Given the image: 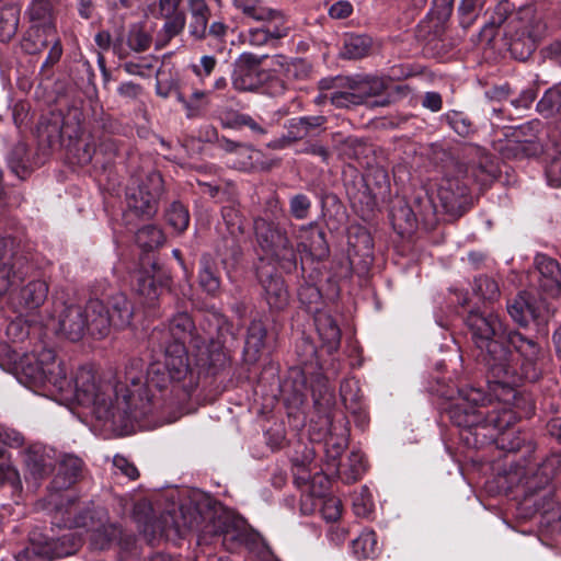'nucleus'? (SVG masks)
Masks as SVG:
<instances>
[{"label":"nucleus","instance_id":"6e6d98bb","mask_svg":"<svg viewBox=\"0 0 561 561\" xmlns=\"http://www.w3.org/2000/svg\"><path fill=\"white\" fill-rule=\"evenodd\" d=\"M341 151L347 159L359 161L362 158L367 156L370 148L363 139L355 136H348L342 141Z\"/></svg>","mask_w":561,"mask_h":561},{"label":"nucleus","instance_id":"4be33fe9","mask_svg":"<svg viewBox=\"0 0 561 561\" xmlns=\"http://www.w3.org/2000/svg\"><path fill=\"white\" fill-rule=\"evenodd\" d=\"M535 266L539 274L540 289L551 297L561 294V266L556 259L545 254L535 257Z\"/></svg>","mask_w":561,"mask_h":561},{"label":"nucleus","instance_id":"bb28decb","mask_svg":"<svg viewBox=\"0 0 561 561\" xmlns=\"http://www.w3.org/2000/svg\"><path fill=\"white\" fill-rule=\"evenodd\" d=\"M299 231L306 233V237H304L305 240L298 244L297 250L301 247L304 251L309 252L311 256L318 260H323L329 255L330 250L325 239V232L319 228L317 221L300 226Z\"/></svg>","mask_w":561,"mask_h":561},{"label":"nucleus","instance_id":"4468645a","mask_svg":"<svg viewBox=\"0 0 561 561\" xmlns=\"http://www.w3.org/2000/svg\"><path fill=\"white\" fill-rule=\"evenodd\" d=\"M347 243V257L352 270L359 276L367 275L375 260L370 232L363 226H351Z\"/></svg>","mask_w":561,"mask_h":561},{"label":"nucleus","instance_id":"37998d69","mask_svg":"<svg viewBox=\"0 0 561 561\" xmlns=\"http://www.w3.org/2000/svg\"><path fill=\"white\" fill-rule=\"evenodd\" d=\"M301 274L305 277V266L301 263ZM304 283L299 286L298 289V298L299 301L307 307L310 312H319V305L321 304L322 295L320 289L306 278H304Z\"/></svg>","mask_w":561,"mask_h":561},{"label":"nucleus","instance_id":"79ce46f5","mask_svg":"<svg viewBox=\"0 0 561 561\" xmlns=\"http://www.w3.org/2000/svg\"><path fill=\"white\" fill-rule=\"evenodd\" d=\"M313 459H314V453L308 448L305 449V453H304V456L301 459H299L298 457H294L291 459L293 467H294L293 473H294V478H295V483L298 486H305L311 481V479H312L311 466L313 463Z\"/></svg>","mask_w":561,"mask_h":561},{"label":"nucleus","instance_id":"9d476101","mask_svg":"<svg viewBox=\"0 0 561 561\" xmlns=\"http://www.w3.org/2000/svg\"><path fill=\"white\" fill-rule=\"evenodd\" d=\"M13 243L11 237H0V298L23 282L32 270L28 259L13 251Z\"/></svg>","mask_w":561,"mask_h":561},{"label":"nucleus","instance_id":"09e8293b","mask_svg":"<svg viewBox=\"0 0 561 561\" xmlns=\"http://www.w3.org/2000/svg\"><path fill=\"white\" fill-rule=\"evenodd\" d=\"M340 394L347 410L355 413L360 409L362 393L357 380H343L340 386Z\"/></svg>","mask_w":561,"mask_h":561},{"label":"nucleus","instance_id":"0e129e2a","mask_svg":"<svg viewBox=\"0 0 561 561\" xmlns=\"http://www.w3.org/2000/svg\"><path fill=\"white\" fill-rule=\"evenodd\" d=\"M545 173L549 186L553 188L561 187V144L551 156Z\"/></svg>","mask_w":561,"mask_h":561},{"label":"nucleus","instance_id":"f3484780","mask_svg":"<svg viewBox=\"0 0 561 561\" xmlns=\"http://www.w3.org/2000/svg\"><path fill=\"white\" fill-rule=\"evenodd\" d=\"M221 218L229 237L222 238V244L217 247V251L225 259L238 261L242 255L240 238L244 233L243 216L240 213L239 204L231 199L221 208Z\"/></svg>","mask_w":561,"mask_h":561},{"label":"nucleus","instance_id":"6e6552de","mask_svg":"<svg viewBox=\"0 0 561 561\" xmlns=\"http://www.w3.org/2000/svg\"><path fill=\"white\" fill-rule=\"evenodd\" d=\"M164 193V181L159 172L152 171L145 178L131 180L127 185L125 197L127 207L136 216L150 219L159 209V202Z\"/></svg>","mask_w":561,"mask_h":561},{"label":"nucleus","instance_id":"9b49d317","mask_svg":"<svg viewBox=\"0 0 561 561\" xmlns=\"http://www.w3.org/2000/svg\"><path fill=\"white\" fill-rule=\"evenodd\" d=\"M265 58L267 55H255L248 51L239 55L234 60L231 73L233 89L239 92L262 91L267 79V71L261 68Z\"/></svg>","mask_w":561,"mask_h":561},{"label":"nucleus","instance_id":"f257e3e1","mask_svg":"<svg viewBox=\"0 0 561 561\" xmlns=\"http://www.w3.org/2000/svg\"><path fill=\"white\" fill-rule=\"evenodd\" d=\"M68 392L84 407H92L96 419L108 423L113 428L127 433L134 423H139L151 415L162 420L165 411L159 404L154 390L147 388V377L142 381L141 370L127 368L124 380L115 383L96 380L94 371L89 367H80Z\"/></svg>","mask_w":561,"mask_h":561},{"label":"nucleus","instance_id":"2f4dec72","mask_svg":"<svg viewBox=\"0 0 561 561\" xmlns=\"http://www.w3.org/2000/svg\"><path fill=\"white\" fill-rule=\"evenodd\" d=\"M190 23L188 33L195 39H204L207 36V25L210 9L205 0H187Z\"/></svg>","mask_w":561,"mask_h":561},{"label":"nucleus","instance_id":"f8f14e48","mask_svg":"<svg viewBox=\"0 0 561 561\" xmlns=\"http://www.w3.org/2000/svg\"><path fill=\"white\" fill-rule=\"evenodd\" d=\"M65 539L53 538L33 529L28 534L27 545L14 554L15 561H51L68 556L70 551L65 547Z\"/></svg>","mask_w":561,"mask_h":561},{"label":"nucleus","instance_id":"a19ab883","mask_svg":"<svg viewBox=\"0 0 561 561\" xmlns=\"http://www.w3.org/2000/svg\"><path fill=\"white\" fill-rule=\"evenodd\" d=\"M353 553L358 559L374 558L378 552L377 535L374 530H365L352 541Z\"/></svg>","mask_w":561,"mask_h":561},{"label":"nucleus","instance_id":"774afa93","mask_svg":"<svg viewBox=\"0 0 561 561\" xmlns=\"http://www.w3.org/2000/svg\"><path fill=\"white\" fill-rule=\"evenodd\" d=\"M288 78L301 80L309 76L310 65L302 58H295L284 65Z\"/></svg>","mask_w":561,"mask_h":561},{"label":"nucleus","instance_id":"2eb2a0df","mask_svg":"<svg viewBox=\"0 0 561 561\" xmlns=\"http://www.w3.org/2000/svg\"><path fill=\"white\" fill-rule=\"evenodd\" d=\"M90 300L84 307L67 306L59 314L57 333L71 342L80 341L87 332L99 339L95 332L90 312Z\"/></svg>","mask_w":561,"mask_h":561},{"label":"nucleus","instance_id":"c9c22d12","mask_svg":"<svg viewBox=\"0 0 561 561\" xmlns=\"http://www.w3.org/2000/svg\"><path fill=\"white\" fill-rule=\"evenodd\" d=\"M56 35V28H53V34H50L45 27L31 26L26 36L23 38L22 48L30 55L39 54L50 45L51 41H55Z\"/></svg>","mask_w":561,"mask_h":561},{"label":"nucleus","instance_id":"dca6fc26","mask_svg":"<svg viewBox=\"0 0 561 561\" xmlns=\"http://www.w3.org/2000/svg\"><path fill=\"white\" fill-rule=\"evenodd\" d=\"M438 198L447 214L462 216L471 204L469 176L446 175L439 185Z\"/></svg>","mask_w":561,"mask_h":561},{"label":"nucleus","instance_id":"5701e85b","mask_svg":"<svg viewBox=\"0 0 561 561\" xmlns=\"http://www.w3.org/2000/svg\"><path fill=\"white\" fill-rule=\"evenodd\" d=\"M165 284L167 279L156 263H151L149 268H140L135 274V289L149 304L158 299Z\"/></svg>","mask_w":561,"mask_h":561},{"label":"nucleus","instance_id":"7c9ffc66","mask_svg":"<svg viewBox=\"0 0 561 561\" xmlns=\"http://www.w3.org/2000/svg\"><path fill=\"white\" fill-rule=\"evenodd\" d=\"M254 20L260 22V25L256 26L257 28L268 31L271 36L277 41L288 36L290 32L288 21L279 10L266 7Z\"/></svg>","mask_w":561,"mask_h":561},{"label":"nucleus","instance_id":"423d86ee","mask_svg":"<svg viewBox=\"0 0 561 561\" xmlns=\"http://www.w3.org/2000/svg\"><path fill=\"white\" fill-rule=\"evenodd\" d=\"M255 238L261 249L286 273L297 270V248L284 224L268 217L254 219Z\"/></svg>","mask_w":561,"mask_h":561},{"label":"nucleus","instance_id":"4c0bfd02","mask_svg":"<svg viewBox=\"0 0 561 561\" xmlns=\"http://www.w3.org/2000/svg\"><path fill=\"white\" fill-rule=\"evenodd\" d=\"M152 34L142 22L133 23L128 27L126 43L134 53H145L152 44Z\"/></svg>","mask_w":561,"mask_h":561},{"label":"nucleus","instance_id":"3c124183","mask_svg":"<svg viewBox=\"0 0 561 561\" xmlns=\"http://www.w3.org/2000/svg\"><path fill=\"white\" fill-rule=\"evenodd\" d=\"M472 289L478 297L488 301H494L501 295L497 282L488 275L476 277Z\"/></svg>","mask_w":561,"mask_h":561},{"label":"nucleus","instance_id":"a878e982","mask_svg":"<svg viewBox=\"0 0 561 561\" xmlns=\"http://www.w3.org/2000/svg\"><path fill=\"white\" fill-rule=\"evenodd\" d=\"M546 31L547 24L542 15L534 7L528 5L519 10L516 32L536 42H540Z\"/></svg>","mask_w":561,"mask_h":561},{"label":"nucleus","instance_id":"ddd939ff","mask_svg":"<svg viewBox=\"0 0 561 561\" xmlns=\"http://www.w3.org/2000/svg\"><path fill=\"white\" fill-rule=\"evenodd\" d=\"M506 310L512 321L519 328H528L530 321L538 324L547 321V302L526 290L508 299Z\"/></svg>","mask_w":561,"mask_h":561},{"label":"nucleus","instance_id":"5fc2aeb1","mask_svg":"<svg viewBox=\"0 0 561 561\" xmlns=\"http://www.w3.org/2000/svg\"><path fill=\"white\" fill-rule=\"evenodd\" d=\"M242 519L243 518L236 516L230 512H222L213 518L210 526L211 529L209 533L215 537L222 538L229 530H231V528L237 525H241Z\"/></svg>","mask_w":561,"mask_h":561},{"label":"nucleus","instance_id":"680f3d73","mask_svg":"<svg viewBox=\"0 0 561 561\" xmlns=\"http://www.w3.org/2000/svg\"><path fill=\"white\" fill-rule=\"evenodd\" d=\"M248 537L249 535L245 529V523L242 519L241 525L234 526L231 528V530L228 531L227 535H225V537L221 538V543L226 550L233 552L247 543Z\"/></svg>","mask_w":561,"mask_h":561},{"label":"nucleus","instance_id":"8fccbe9b","mask_svg":"<svg viewBox=\"0 0 561 561\" xmlns=\"http://www.w3.org/2000/svg\"><path fill=\"white\" fill-rule=\"evenodd\" d=\"M538 43L539 42L523 36L522 34L515 31V35L514 37H512L510 42L508 49L515 59L525 61L536 50Z\"/></svg>","mask_w":561,"mask_h":561},{"label":"nucleus","instance_id":"a211bd4d","mask_svg":"<svg viewBox=\"0 0 561 561\" xmlns=\"http://www.w3.org/2000/svg\"><path fill=\"white\" fill-rule=\"evenodd\" d=\"M181 2L182 0H159L156 18L163 19L164 23L156 35L154 47L157 50L165 47L184 30L186 15L180 9Z\"/></svg>","mask_w":561,"mask_h":561},{"label":"nucleus","instance_id":"b1692460","mask_svg":"<svg viewBox=\"0 0 561 561\" xmlns=\"http://www.w3.org/2000/svg\"><path fill=\"white\" fill-rule=\"evenodd\" d=\"M561 472V455L551 454L546 457L530 476L524 478L527 492L534 493L545 489Z\"/></svg>","mask_w":561,"mask_h":561},{"label":"nucleus","instance_id":"e433bc0d","mask_svg":"<svg viewBox=\"0 0 561 561\" xmlns=\"http://www.w3.org/2000/svg\"><path fill=\"white\" fill-rule=\"evenodd\" d=\"M390 219L393 228L399 230L400 233L413 229L417 221L414 208L404 199H399L393 204L390 210Z\"/></svg>","mask_w":561,"mask_h":561},{"label":"nucleus","instance_id":"e2e57ef3","mask_svg":"<svg viewBox=\"0 0 561 561\" xmlns=\"http://www.w3.org/2000/svg\"><path fill=\"white\" fill-rule=\"evenodd\" d=\"M412 207L414 208L416 220L431 221L435 217L436 207L427 193L415 196Z\"/></svg>","mask_w":561,"mask_h":561},{"label":"nucleus","instance_id":"49530a36","mask_svg":"<svg viewBox=\"0 0 561 561\" xmlns=\"http://www.w3.org/2000/svg\"><path fill=\"white\" fill-rule=\"evenodd\" d=\"M164 217L168 225L178 232H183L188 227L190 213L181 202L171 203L165 209Z\"/></svg>","mask_w":561,"mask_h":561},{"label":"nucleus","instance_id":"a18cd8bd","mask_svg":"<svg viewBox=\"0 0 561 561\" xmlns=\"http://www.w3.org/2000/svg\"><path fill=\"white\" fill-rule=\"evenodd\" d=\"M366 471L364 456L358 451H352L346 463H341L340 474L344 476L347 483L356 482Z\"/></svg>","mask_w":561,"mask_h":561},{"label":"nucleus","instance_id":"6ab92c4d","mask_svg":"<svg viewBox=\"0 0 561 561\" xmlns=\"http://www.w3.org/2000/svg\"><path fill=\"white\" fill-rule=\"evenodd\" d=\"M328 425V433L324 438V453L327 463L330 469L340 471L341 456L347 447L348 428L345 417L341 416L337 420L325 419Z\"/></svg>","mask_w":561,"mask_h":561},{"label":"nucleus","instance_id":"ea45409f","mask_svg":"<svg viewBox=\"0 0 561 561\" xmlns=\"http://www.w3.org/2000/svg\"><path fill=\"white\" fill-rule=\"evenodd\" d=\"M20 21V9L7 4L0 9V42L10 41L16 33Z\"/></svg>","mask_w":561,"mask_h":561},{"label":"nucleus","instance_id":"c03bdc74","mask_svg":"<svg viewBox=\"0 0 561 561\" xmlns=\"http://www.w3.org/2000/svg\"><path fill=\"white\" fill-rule=\"evenodd\" d=\"M137 244L146 251H151L164 243V233L156 225H147L136 232Z\"/></svg>","mask_w":561,"mask_h":561},{"label":"nucleus","instance_id":"20e7f679","mask_svg":"<svg viewBox=\"0 0 561 561\" xmlns=\"http://www.w3.org/2000/svg\"><path fill=\"white\" fill-rule=\"evenodd\" d=\"M465 322L472 343L480 351V360L499 382H505L504 378L510 369V352L500 341L506 330L499 316L472 309L468 312Z\"/></svg>","mask_w":561,"mask_h":561},{"label":"nucleus","instance_id":"f704fd0d","mask_svg":"<svg viewBox=\"0 0 561 561\" xmlns=\"http://www.w3.org/2000/svg\"><path fill=\"white\" fill-rule=\"evenodd\" d=\"M373 41L365 34H346L340 57L343 59H360L368 55Z\"/></svg>","mask_w":561,"mask_h":561},{"label":"nucleus","instance_id":"39448f33","mask_svg":"<svg viewBox=\"0 0 561 561\" xmlns=\"http://www.w3.org/2000/svg\"><path fill=\"white\" fill-rule=\"evenodd\" d=\"M8 359L34 383L51 386L58 392H68L71 388L65 365L62 362L57 360L53 348L42 347L41 351L32 354H21L12 350L11 354L8 355Z\"/></svg>","mask_w":561,"mask_h":561},{"label":"nucleus","instance_id":"7ed1b4c3","mask_svg":"<svg viewBox=\"0 0 561 561\" xmlns=\"http://www.w3.org/2000/svg\"><path fill=\"white\" fill-rule=\"evenodd\" d=\"M458 398L448 408L450 422L461 430L460 438L469 448H481L495 443L507 451H516L522 439L510 431L515 423V414L492 398L481 388L463 385L458 388Z\"/></svg>","mask_w":561,"mask_h":561},{"label":"nucleus","instance_id":"603ef678","mask_svg":"<svg viewBox=\"0 0 561 561\" xmlns=\"http://www.w3.org/2000/svg\"><path fill=\"white\" fill-rule=\"evenodd\" d=\"M443 121L461 137H469L476 130L471 119L462 112L450 111L443 116Z\"/></svg>","mask_w":561,"mask_h":561},{"label":"nucleus","instance_id":"69168bd1","mask_svg":"<svg viewBox=\"0 0 561 561\" xmlns=\"http://www.w3.org/2000/svg\"><path fill=\"white\" fill-rule=\"evenodd\" d=\"M307 137L304 126L298 117L291 118L288 122V130L285 136L277 140L274 148H284L285 146L291 145L298 140Z\"/></svg>","mask_w":561,"mask_h":561},{"label":"nucleus","instance_id":"c85d7f7f","mask_svg":"<svg viewBox=\"0 0 561 561\" xmlns=\"http://www.w3.org/2000/svg\"><path fill=\"white\" fill-rule=\"evenodd\" d=\"M314 325L322 346L328 353L336 351L341 343V330L331 314L324 311L314 313Z\"/></svg>","mask_w":561,"mask_h":561},{"label":"nucleus","instance_id":"4d7b16f0","mask_svg":"<svg viewBox=\"0 0 561 561\" xmlns=\"http://www.w3.org/2000/svg\"><path fill=\"white\" fill-rule=\"evenodd\" d=\"M386 89V79L379 77H367L356 87L357 93L362 94V103L369 98L380 96Z\"/></svg>","mask_w":561,"mask_h":561},{"label":"nucleus","instance_id":"13d9d810","mask_svg":"<svg viewBox=\"0 0 561 561\" xmlns=\"http://www.w3.org/2000/svg\"><path fill=\"white\" fill-rule=\"evenodd\" d=\"M69 126L66 123L62 127L58 123L41 124L38 127V137L43 144H47L48 147H54L61 140L62 134L68 133Z\"/></svg>","mask_w":561,"mask_h":561},{"label":"nucleus","instance_id":"f03ea898","mask_svg":"<svg viewBox=\"0 0 561 561\" xmlns=\"http://www.w3.org/2000/svg\"><path fill=\"white\" fill-rule=\"evenodd\" d=\"M151 339L161 340L164 362L151 363L147 369V388L154 390L165 413L185 401L197 387L198 376L190 365L186 344L199 347L205 339L187 312H179L169 321L168 331H153Z\"/></svg>","mask_w":561,"mask_h":561},{"label":"nucleus","instance_id":"1a4fd4ad","mask_svg":"<svg viewBox=\"0 0 561 561\" xmlns=\"http://www.w3.org/2000/svg\"><path fill=\"white\" fill-rule=\"evenodd\" d=\"M505 347L510 354H517L520 360V370L528 381H537L541 370L538 362L542 356V347L537 336L523 333L518 329H507L504 333Z\"/></svg>","mask_w":561,"mask_h":561},{"label":"nucleus","instance_id":"412c9836","mask_svg":"<svg viewBox=\"0 0 561 561\" xmlns=\"http://www.w3.org/2000/svg\"><path fill=\"white\" fill-rule=\"evenodd\" d=\"M49 293V285L45 279H32L12 295L14 309L20 312H30L42 307Z\"/></svg>","mask_w":561,"mask_h":561},{"label":"nucleus","instance_id":"473e14b6","mask_svg":"<svg viewBox=\"0 0 561 561\" xmlns=\"http://www.w3.org/2000/svg\"><path fill=\"white\" fill-rule=\"evenodd\" d=\"M55 3L56 0H32L25 11L32 26L45 27L47 32L53 34V28H56Z\"/></svg>","mask_w":561,"mask_h":561},{"label":"nucleus","instance_id":"bf43d9fd","mask_svg":"<svg viewBox=\"0 0 561 561\" xmlns=\"http://www.w3.org/2000/svg\"><path fill=\"white\" fill-rule=\"evenodd\" d=\"M483 0H461L458 7L460 25L463 28L469 27L477 20L483 8Z\"/></svg>","mask_w":561,"mask_h":561},{"label":"nucleus","instance_id":"58836bf2","mask_svg":"<svg viewBox=\"0 0 561 561\" xmlns=\"http://www.w3.org/2000/svg\"><path fill=\"white\" fill-rule=\"evenodd\" d=\"M536 110L545 118H551L561 113V83L546 90Z\"/></svg>","mask_w":561,"mask_h":561},{"label":"nucleus","instance_id":"0eeeda50","mask_svg":"<svg viewBox=\"0 0 561 561\" xmlns=\"http://www.w3.org/2000/svg\"><path fill=\"white\" fill-rule=\"evenodd\" d=\"M92 323L99 339L106 337L112 328L125 329L131 323L134 305L124 293L117 291L107 298L106 304L100 299H90Z\"/></svg>","mask_w":561,"mask_h":561},{"label":"nucleus","instance_id":"052dcab7","mask_svg":"<svg viewBox=\"0 0 561 561\" xmlns=\"http://www.w3.org/2000/svg\"><path fill=\"white\" fill-rule=\"evenodd\" d=\"M289 214L296 220H306L311 211L312 202L309 196L298 193L289 198Z\"/></svg>","mask_w":561,"mask_h":561},{"label":"nucleus","instance_id":"338daca9","mask_svg":"<svg viewBox=\"0 0 561 561\" xmlns=\"http://www.w3.org/2000/svg\"><path fill=\"white\" fill-rule=\"evenodd\" d=\"M247 42L254 47H276L279 41L272 37L268 31L266 32L254 26L249 28Z\"/></svg>","mask_w":561,"mask_h":561},{"label":"nucleus","instance_id":"c756f323","mask_svg":"<svg viewBox=\"0 0 561 561\" xmlns=\"http://www.w3.org/2000/svg\"><path fill=\"white\" fill-rule=\"evenodd\" d=\"M267 330L261 320L251 321L245 337L243 354L248 363H255L259 360L264 347Z\"/></svg>","mask_w":561,"mask_h":561},{"label":"nucleus","instance_id":"cd10ccee","mask_svg":"<svg viewBox=\"0 0 561 561\" xmlns=\"http://www.w3.org/2000/svg\"><path fill=\"white\" fill-rule=\"evenodd\" d=\"M198 285L211 297H216L220 293V271L216 259L208 253L203 254L199 259Z\"/></svg>","mask_w":561,"mask_h":561},{"label":"nucleus","instance_id":"aec40b11","mask_svg":"<svg viewBox=\"0 0 561 561\" xmlns=\"http://www.w3.org/2000/svg\"><path fill=\"white\" fill-rule=\"evenodd\" d=\"M23 461L34 480H43L55 469L56 450L44 444L34 443L23 451Z\"/></svg>","mask_w":561,"mask_h":561},{"label":"nucleus","instance_id":"393cba45","mask_svg":"<svg viewBox=\"0 0 561 561\" xmlns=\"http://www.w3.org/2000/svg\"><path fill=\"white\" fill-rule=\"evenodd\" d=\"M83 461L76 455L65 454L58 461L57 473L51 484L56 490H64L76 483L81 476Z\"/></svg>","mask_w":561,"mask_h":561},{"label":"nucleus","instance_id":"72a5a7b5","mask_svg":"<svg viewBox=\"0 0 561 561\" xmlns=\"http://www.w3.org/2000/svg\"><path fill=\"white\" fill-rule=\"evenodd\" d=\"M265 300L271 309L283 310L289 302V294L280 276L270 275L261 279Z\"/></svg>","mask_w":561,"mask_h":561},{"label":"nucleus","instance_id":"864d4df0","mask_svg":"<svg viewBox=\"0 0 561 561\" xmlns=\"http://www.w3.org/2000/svg\"><path fill=\"white\" fill-rule=\"evenodd\" d=\"M8 163L10 169L14 174L19 178H23V175L27 172V146L24 142H16L9 156Z\"/></svg>","mask_w":561,"mask_h":561},{"label":"nucleus","instance_id":"de8ad7c7","mask_svg":"<svg viewBox=\"0 0 561 561\" xmlns=\"http://www.w3.org/2000/svg\"><path fill=\"white\" fill-rule=\"evenodd\" d=\"M80 126L73 130V134H68L69 138H76L73 144V149L76 151V157L78 163L87 164L91 162L94 153H95V145L90 140V136H84L80 134Z\"/></svg>","mask_w":561,"mask_h":561}]
</instances>
